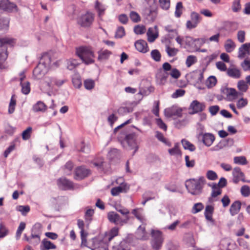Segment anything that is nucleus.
<instances>
[{"instance_id": "1", "label": "nucleus", "mask_w": 250, "mask_h": 250, "mask_svg": "<svg viewBox=\"0 0 250 250\" xmlns=\"http://www.w3.org/2000/svg\"><path fill=\"white\" fill-rule=\"evenodd\" d=\"M206 180L204 176L197 179H190L186 181L185 186L188 191L193 195H199L202 193Z\"/></svg>"}, {"instance_id": "2", "label": "nucleus", "mask_w": 250, "mask_h": 250, "mask_svg": "<svg viewBox=\"0 0 250 250\" xmlns=\"http://www.w3.org/2000/svg\"><path fill=\"white\" fill-rule=\"evenodd\" d=\"M76 54L86 65L93 64L95 62L94 52L89 46H82L76 48Z\"/></svg>"}, {"instance_id": "3", "label": "nucleus", "mask_w": 250, "mask_h": 250, "mask_svg": "<svg viewBox=\"0 0 250 250\" xmlns=\"http://www.w3.org/2000/svg\"><path fill=\"white\" fill-rule=\"evenodd\" d=\"M137 135L135 133H131L127 134H121L119 137V140L124 147L126 149L131 150L135 148L133 155L137 151L138 146L136 143Z\"/></svg>"}, {"instance_id": "4", "label": "nucleus", "mask_w": 250, "mask_h": 250, "mask_svg": "<svg viewBox=\"0 0 250 250\" xmlns=\"http://www.w3.org/2000/svg\"><path fill=\"white\" fill-rule=\"evenodd\" d=\"M15 43L14 39L0 38V69H4L5 67L4 63L8 57L6 45L13 46Z\"/></svg>"}, {"instance_id": "5", "label": "nucleus", "mask_w": 250, "mask_h": 250, "mask_svg": "<svg viewBox=\"0 0 250 250\" xmlns=\"http://www.w3.org/2000/svg\"><path fill=\"white\" fill-rule=\"evenodd\" d=\"M151 245L155 250H160L164 242L162 232L158 230L151 229Z\"/></svg>"}, {"instance_id": "6", "label": "nucleus", "mask_w": 250, "mask_h": 250, "mask_svg": "<svg viewBox=\"0 0 250 250\" xmlns=\"http://www.w3.org/2000/svg\"><path fill=\"white\" fill-rule=\"evenodd\" d=\"M94 15L89 12H87L82 15L78 20V23L82 27H89L94 20Z\"/></svg>"}, {"instance_id": "7", "label": "nucleus", "mask_w": 250, "mask_h": 250, "mask_svg": "<svg viewBox=\"0 0 250 250\" xmlns=\"http://www.w3.org/2000/svg\"><path fill=\"white\" fill-rule=\"evenodd\" d=\"M107 217L110 222L114 223L116 225H123L124 224L127 223L129 219V217L126 216V218L123 220L121 218L118 214L114 211L109 212L108 213Z\"/></svg>"}, {"instance_id": "8", "label": "nucleus", "mask_w": 250, "mask_h": 250, "mask_svg": "<svg viewBox=\"0 0 250 250\" xmlns=\"http://www.w3.org/2000/svg\"><path fill=\"white\" fill-rule=\"evenodd\" d=\"M91 174L90 169L83 166L77 167L75 170L74 178L79 180L88 177Z\"/></svg>"}, {"instance_id": "9", "label": "nucleus", "mask_w": 250, "mask_h": 250, "mask_svg": "<svg viewBox=\"0 0 250 250\" xmlns=\"http://www.w3.org/2000/svg\"><path fill=\"white\" fill-rule=\"evenodd\" d=\"M206 105L204 103H201L197 100L193 101L189 106V110H191L189 113L190 114H194L199 112H202L205 110Z\"/></svg>"}, {"instance_id": "10", "label": "nucleus", "mask_w": 250, "mask_h": 250, "mask_svg": "<svg viewBox=\"0 0 250 250\" xmlns=\"http://www.w3.org/2000/svg\"><path fill=\"white\" fill-rule=\"evenodd\" d=\"M0 9L11 12L17 11V6L14 3L9 0H0Z\"/></svg>"}, {"instance_id": "11", "label": "nucleus", "mask_w": 250, "mask_h": 250, "mask_svg": "<svg viewBox=\"0 0 250 250\" xmlns=\"http://www.w3.org/2000/svg\"><path fill=\"white\" fill-rule=\"evenodd\" d=\"M57 184L59 188L62 190H69L74 188L73 182L64 177L58 179Z\"/></svg>"}, {"instance_id": "12", "label": "nucleus", "mask_w": 250, "mask_h": 250, "mask_svg": "<svg viewBox=\"0 0 250 250\" xmlns=\"http://www.w3.org/2000/svg\"><path fill=\"white\" fill-rule=\"evenodd\" d=\"M182 109L177 106H173L165 110V114L168 117H171L174 116L180 117L182 116Z\"/></svg>"}, {"instance_id": "13", "label": "nucleus", "mask_w": 250, "mask_h": 250, "mask_svg": "<svg viewBox=\"0 0 250 250\" xmlns=\"http://www.w3.org/2000/svg\"><path fill=\"white\" fill-rule=\"evenodd\" d=\"M199 136H202L203 144L207 146H210L215 140L214 136L210 133L199 132Z\"/></svg>"}, {"instance_id": "14", "label": "nucleus", "mask_w": 250, "mask_h": 250, "mask_svg": "<svg viewBox=\"0 0 250 250\" xmlns=\"http://www.w3.org/2000/svg\"><path fill=\"white\" fill-rule=\"evenodd\" d=\"M47 70L48 69L41 64H38L33 70V76L36 79H40L44 75Z\"/></svg>"}, {"instance_id": "15", "label": "nucleus", "mask_w": 250, "mask_h": 250, "mask_svg": "<svg viewBox=\"0 0 250 250\" xmlns=\"http://www.w3.org/2000/svg\"><path fill=\"white\" fill-rule=\"evenodd\" d=\"M136 237L138 239L147 240L149 239V234L146 232L145 226H140L136 232Z\"/></svg>"}, {"instance_id": "16", "label": "nucleus", "mask_w": 250, "mask_h": 250, "mask_svg": "<svg viewBox=\"0 0 250 250\" xmlns=\"http://www.w3.org/2000/svg\"><path fill=\"white\" fill-rule=\"evenodd\" d=\"M250 55V43H245L239 48L238 58L243 59Z\"/></svg>"}, {"instance_id": "17", "label": "nucleus", "mask_w": 250, "mask_h": 250, "mask_svg": "<svg viewBox=\"0 0 250 250\" xmlns=\"http://www.w3.org/2000/svg\"><path fill=\"white\" fill-rule=\"evenodd\" d=\"M129 189V186L126 184L122 183L120 186L113 188L111 190L113 196H117L120 193L126 192Z\"/></svg>"}, {"instance_id": "18", "label": "nucleus", "mask_w": 250, "mask_h": 250, "mask_svg": "<svg viewBox=\"0 0 250 250\" xmlns=\"http://www.w3.org/2000/svg\"><path fill=\"white\" fill-rule=\"evenodd\" d=\"M46 79L45 83L49 88H52L53 85H56L57 86H61L65 82V80H58L54 77L46 78Z\"/></svg>"}, {"instance_id": "19", "label": "nucleus", "mask_w": 250, "mask_h": 250, "mask_svg": "<svg viewBox=\"0 0 250 250\" xmlns=\"http://www.w3.org/2000/svg\"><path fill=\"white\" fill-rule=\"evenodd\" d=\"M146 34L148 41L150 42H153L158 37L157 26H155L153 28H149Z\"/></svg>"}, {"instance_id": "20", "label": "nucleus", "mask_w": 250, "mask_h": 250, "mask_svg": "<svg viewBox=\"0 0 250 250\" xmlns=\"http://www.w3.org/2000/svg\"><path fill=\"white\" fill-rule=\"evenodd\" d=\"M134 45L136 49L140 52L145 53L148 51L147 43L144 40L137 41Z\"/></svg>"}, {"instance_id": "21", "label": "nucleus", "mask_w": 250, "mask_h": 250, "mask_svg": "<svg viewBox=\"0 0 250 250\" xmlns=\"http://www.w3.org/2000/svg\"><path fill=\"white\" fill-rule=\"evenodd\" d=\"M232 175L233 176V181L234 183L237 184L240 180L244 181V174L241 171L240 167H235L233 170Z\"/></svg>"}, {"instance_id": "22", "label": "nucleus", "mask_w": 250, "mask_h": 250, "mask_svg": "<svg viewBox=\"0 0 250 250\" xmlns=\"http://www.w3.org/2000/svg\"><path fill=\"white\" fill-rule=\"evenodd\" d=\"M227 74L229 77L238 79L241 78V72L239 69L235 67H232L228 68Z\"/></svg>"}, {"instance_id": "23", "label": "nucleus", "mask_w": 250, "mask_h": 250, "mask_svg": "<svg viewBox=\"0 0 250 250\" xmlns=\"http://www.w3.org/2000/svg\"><path fill=\"white\" fill-rule=\"evenodd\" d=\"M51 58L48 53H44L41 58L39 64L48 69L51 66Z\"/></svg>"}, {"instance_id": "24", "label": "nucleus", "mask_w": 250, "mask_h": 250, "mask_svg": "<svg viewBox=\"0 0 250 250\" xmlns=\"http://www.w3.org/2000/svg\"><path fill=\"white\" fill-rule=\"evenodd\" d=\"M94 248L92 250H108L107 245L104 241H98L97 239H93Z\"/></svg>"}, {"instance_id": "25", "label": "nucleus", "mask_w": 250, "mask_h": 250, "mask_svg": "<svg viewBox=\"0 0 250 250\" xmlns=\"http://www.w3.org/2000/svg\"><path fill=\"white\" fill-rule=\"evenodd\" d=\"M56 249V246L51 241L46 239H44L41 245V250H49Z\"/></svg>"}, {"instance_id": "26", "label": "nucleus", "mask_w": 250, "mask_h": 250, "mask_svg": "<svg viewBox=\"0 0 250 250\" xmlns=\"http://www.w3.org/2000/svg\"><path fill=\"white\" fill-rule=\"evenodd\" d=\"M241 203L239 201H235L230 206L229 212L232 216L237 214L240 211Z\"/></svg>"}, {"instance_id": "27", "label": "nucleus", "mask_w": 250, "mask_h": 250, "mask_svg": "<svg viewBox=\"0 0 250 250\" xmlns=\"http://www.w3.org/2000/svg\"><path fill=\"white\" fill-rule=\"evenodd\" d=\"M46 109V105L42 101H38L32 107V110L34 112H44L45 111Z\"/></svg>"}, {"instance_id": "28", "label": "nucleus", "mask_w": 250, "mask_h": 250, "mask_svg": "<svg viewBox=\"0 0 250 250\" xmlns=\"http://www.w3.org/2000/svg\"><path fill=\"white\" fill-rule=\"evenodd\" d=\"M111 53V52L108 50L101 49L98 52V60L99 61H103L104 60H107Z\"/></svg>"}, {"instance_id": "29", "label": "nucleus", "mask_w": 250, "mask_h": 250, "mask_svg": "<svg viewBox=\"0 0 250 250\" xmlns=\"http://www.w3.org/2000/svg\"><path fill=\"white\" fill-rule=\"evenodd\" d=\"M236 47V45L231 39H228L224 44V47L227 52H232Z\"/></svg>"}, {"instance_id": "30", "label": "nucleus", "mask_w": 250, "mask_h": 250, "mask_svg": "<svg viewBox=\"0 0 250 250\" xmlns=\"http://www.w3.org/2000/svg\"><path fill=\"white\" fill-rule=\"evenodd\" d=\"M227 96L228 97H232L233 99H236L242 95V93L237 91L233 88H226Z\"/></svg>"}, {"instance_id": "31", "label": "nucleus", "mask_w": 250, "mask_h": 250, "mask_svg": "<svg viewBox=\"0 0 250 250\" xmlns=\"http://www.w3.org/2000/svg\"><path fill=\"white\" fill-rule=\"evenodd\" d=\"M118 231L119 229L118 228L114 227L112 228L109 234L105 237L104 241H106L107 240L108 242L110 241L115 236L118 235Z\"/></svg>"}, {"instance_id": "32", "label": "nucleus", "mask_w": 250, "mask_h": 250, "mask_svg": "<svg viewBox=\"0 0 250 250\" xmlns=\"http://www.w3.org/2000/svg\"><path fill=\"white\" fill-rule=\"evenodd\" d=\"M155 137L160 142H162L166 145L170 146H171V143L169 141H168L164 136L163 133L161 132L157 131L155 132Z\"/></svg>"}, {"instance_id": "33", "label": "nucleus", "mask_w": 250, "mask_h": 250, "mask_svg": "<svg viewBox=\"0 0 250 250\" xmlns=\"http://www.w3.org/2000/svg\"><path fill=\"white\" fill-rule=\"evenodd\" d=\"M20 85L21 87V92L25 94H28L30 91V83L29 82H21Z\"/></svg>"}, {"instance_id": "34", "label": "nucleus", "mask_w": 250, "mask_h": 250, "mask_svg": "<svg viewBox=\"0 0 250 250\" xmlns=\"http://www.w3.org/2000/svg\"><path fill=\"white\" fill-rule=\"evenodd\" d=\"M181 143L185 149H188L191 151H193L196 149L195 146L192 144L186 139H182Z\"/></svg>"}, {"instance_id": "35", "label": "nucleus", "mask_w": 250, "mask_h": 250, "mask_svg": "<svg viewBox=\"0 0 250 250\" xmlns=\"http://www.w3.org/2000/svg\"><path fill=\"white\" fill-rule=\"evenodd\" d=\"M95 7L98 11V16L100 17H102L104 14V11L106 9L105 6L99 1H96Z\"/></svg>"}, {"instance_id": "36", "label": "nucleus", "mask_w": 250, "mask_h": 250, "mask_svg": "<svg viewBox=\"0 0 250 250\" xmlns=\"http://www.w3.org/2000/svg\"><path fill=\"white\" fill-rule=\"evenodd\" d=\"M166 51L169 57H173L176 55L179 52V50L176 48L171 47L169 44H166Z\"/></svg>"}, {"instance_id": "37", "label": "nucleus", "mask_w": 250, "mask_h": 250, "mask_svg": "<svg viewBox=\"0 0 250 250\" xmlns=\"http://www.w3.org/2000/svg\"><path fill=\"white\" fill-rule=\"evenodd\" d=\"M195 41H199L201 44H204L206 42V40L204 38L194 40L190 37H186L184 39V42L187 45H190L191 42Z\"/></svg>"}, {"instance_id": "38", "label": "nucleus", "mask_w": 250, "mask_h": 250, "mask_svg": "<svg viewBox=\"0 0 250 250\" xmlns=\"http://www.w3.org/2000/svg\"><path fill=\"white\" fill-rule=\"evenodd\" d=\"M79 63L75 59H70L67 61V67L68 69L71 70L76 67Z\"/></svg>"}, {"instance_id": "39", "label": "nucleus", "mask_w": 250, "mask_h": 250, "mask_svg": "<svg viewBox=\"0 0 250 250\" xmlns=\"http://www.w3.org/2000/svg\"><path fill=\"white\" fill-rule=\"evenodd\" d=\"M237 87L239 90L243 92H246L248 89V85L244 80H240L238 82Z\"/></svg>"}, {"instance_id": "40", "label": "nucleus", "mask_w": 250, "mask_h": 250, "mask_svg": "<svg viewBox=\"0 0 250 250\" xmlns=\"http://www.w3.org/2000/svg\"><path fill=\"white\" fill-rule=\"evenodd\" d=\"M25 226L26 224L24 222H21L20 223L16 234V238L17 240L19 239L21 237L22 231L25 228Z\"/></svg>"}, {"instance_id": "41", "label": "nucleus", "mask_w": 250, "mask_h": 250, "mask_svg": "<svg viewBox=\"0 0 250 250\" xmlns=\"http://www.w3.org/2000/svg\"><path fill=\"white\" fill-rule=\"evenodd\" d=\"M191 20L197 25L202 20V17L196 12H193L190 15Z\"/></svg>"}, {"instance_id": "42", "label": "nucleus", "mask_w": 250, "mask_h": 250, "mask_svg": "<svg viewBox=\"0 0 250 250\" xmlns=\"http://www.w3.org/2000/svg\"><path fill=\"white\" fill-rule=\"evenodd\" d=\"M248 104V100L246 98H241L236 103V106L238 109H242L246 106Z\"/></svg>"}, {"instance_id": "43", "label": "nucleus", "mask_w": 250, "mask_h": 250, "mask_svg": "<svg viewBox=\"0 0 250 250\" xmlns=\"http://www.w3.org/2000/svg\"><path fill=\"white\" fill-rule=\"evenodd\" d=\"M161 8L164 10H168L170 7V0H159Z\"/></svg>"}, {"instance_id": "44", "label": "nucleus", "mask_w": 250, "mask_h": 250, "mask_svg": "<svg viewBox=\"0 0 250 250\" xmlns=\"http://www.w3.org/2000/svg\"><path fill=\"white\" fill-rule=\"evenodd\" d=\"M129 17L132 21L135 23H137L141 21V17L135 11H131Z\"/></svg>"}, {"instance_id": "45", "label": "nucleus", "mask_w": 250, "mask_h": 250, "mask_svg": "<svg viewBox=\"0 0 250 250\" xmlns=\"http://www.w3.org/2000/svg\"><path fill=\"white\" fill-rule=\"evenodd\" d=\"M151 56L156 62H159L161 60V55L157 49L153 50L151 52Z\"/></svg>"}, {"instance_id": "46", "label": "nucleus", "mask_w": 250, "mask_h": 250, "mask_svg": "<svg viewBox=\"0 0 250 250\" xmlns=\"http://www.w3.org/2000/svg\"><path fill=\"white\" fill-rule=\"evenodd\" d=\"M206 177L208 180L212 181H214L218 178L217 173L215 171L211 170L207 171L206 173Z\"/></svg>"}, {"instance_id": "47", "label": "nucleus", "mask_w": 250, "mask_h": 250, "mask_svg": "<svg viewBox=\"0 0 250 250\" xmlns=\"http://www.w3.org/2000/svg\"><path fill=\"white\" fill-rule=\"evenodd\" d=\"M73 164L72 162L69 161L66 163L64 167V171L66 174L70 175L73 168Z\"/></svg>"}, {"instance_id": "48", "label": "nucleus", "mask_w": 250, "mask_h": 250, "mask_svg": "<svg viewBox=\"0 0 250 250\" xmlns=\"http://www.w3.org/2000/svg\"><path fill=\"white\" fill-rule=\"evenodd\" d=\"M16 104V100L14 98V96H12L10 100L8 108V112L9 114H12L14 112Z\"/></svg>"}, {"instance_id": "49", "label": "nucleus", "mask_w": 250, "mask_h": 250, "mask_svg": "<svg viewBox=\"0 0 250 250\" xmlns=\"http://www.w3.org/2000/svg\"><path fill=\"white\" fill-rule=\"evenodd\" d=\"M197 61L196 58L195 56L193 55L188 56L186 60V63L187 66L189 67L192 64L195 63Z\"/></svg>"}, {"instance_id": "50", "label": "nucleus", "mask_w": 250, "mask_h": 250, "mask_svg": "<svg viewBox=\"0 0 250 250\" xmlns=\"http://www.w3.org/2000/svg\"><path fill=\"white\" fill-rule=\"evenodd\" d=\"M9 20L7 18H0V30L6 29L8 27Z\"/></svg>"}, {"instance_id": "51", "label": "nucleus", "mask_w": 250, "mask_h": 250, "mask_svg": "<svg viewBox=\"0 0 250 250\" xmlns=\"http://www.w3.org/2000/svg\"><path fill=\"white\" fill-rule=\"evenodd\" d=\"M234 162L235 164L246 165L247 164L246 158L244 156H238L234 158Z\"/></svg>"}, {"instance_id": "52", "label": "nucleus", "mask_w": 250, "mask_h": 250, "mask_svg": "<svg viewBox=\"0 0 250 250\" xmlns=\"http://www.w3.org/2000/svg\"><path fill=\"white\" fill-rule=\"evenodd\" d=\"M95 85L94 81L91 79H87L84 82V86L86 89H92Z\"/></svg>"}, {"instance_id": "53", "label": "nucleus", "mask_w": 250, "mask_h": 250, "mask_svg": "<svg viewBox=\"0 0 250 250\" xmlns=\"http://www.w3.org/2000/svg\"><path fill=\"white\" fill-rule=\"evenodd\" d=\"M17 210L21 212L23 215H25L30 210V208L28 206H19L17 207Z\"/></svg>"}, {"instance_id": "54", "label": "nucleus", "mask_w": 250, "mask_h": 250, "mask_svg": "<svg viewBox=\"0 0 250 250\" xmlns=\"http://www.w3.org/2000/svg\"><path fill=\"white\" fill-rule=\"evenodd\" d=\"M8 230L2 223H0V238H3L8 234Z\"/></svg>"}, {"instance_id": "55", "label": "nucleus", "mask_w": 250, "mask_h": 250, "mask_svg": "<svg viewBox=\"0 0 250 250\" xmlns=\"http://www.w3.org/2000/svg\"><path fill=\"white\" fill-rule=\"evenodd\" d=\"M217 82L216 78L215 76H210L207 81V85L209 87H211L215 85Z\"/></svg>"}, {"instance_id": "56", "label": "nucleus", "mask_w": 250, "mask_h": 250, "mask_svg": "<svg viewBox=\"0 0 250 250\" xmlns=\"http://www.w3.org/2000/svg\"><path fill=\"white\" fill-rule=\"evenodd\" d=\"M241 193L244 197H248L250 195V188L248 186H243L241 188Z\"/></svg>"}, {"instance_id": "57", "label": "nucleus", "mask_w": 250, "mask_h": 250, "mask_svg": "<svg viewBox=\"0 0 250 250\" xmlns=\"http://www.w3.org/2000/svg\"><path fill=\"white\" fill-rule=\"evenodd\" d=\"M204 208V206L201 203H198L194 204L192 208V213H196L201 211Z\"/></svg>"}, {"instance_id": "58", "label": "nucleus", "mask_w": 250, "mask_h": 250, "mask_svg": "<svg viewBox=\"0 0 250 250\" xmlns=\"http://www.w3.org/2000/svg\"><path fill=\"white\" fill-rule=\"evenodd\" d=\"M125 35L124 28L123 26L119 27L116 31L115 37L117 38H121Z\"/></svg>"}, {"instance_id": "59", "label": "nucleus", "mask_w": 250, "mask_h": 250, "mask_svg": "<svg viewBox=\"0 0 250 250\" xmlns=\"http://www.w3.org/2000/svg\"><path fill=\"white\" fill-rule=\"evenodd\" d=\"M32 131V127H28L22 133V139L24 140H28L30 137V133Z\"/></svg>"}, {"instance_id": "60", "label": "nucleus", "mask_w": 250, "mask_h": 250, "mask_svg": "<svg viewBox=\"0 0 250 250\" xmlns=\"http://www.w3.org/2000/svg\"><path fill=\"white\" fill-rule=\"evenodd\" d=\"M174 79H177L181 76L180 72L176 68H172L169 74Z\"/></svg>"}, {"instance_id": "61", "label": "nucleus", "mask_w": 250, "mask_h": 250, "mask_svg": "<svg viewBox=\"0 0 250 250\" xmlns=\"http://www.w3.org/2000/svg\"><path fill=\"white\" fill-rule=\"evenodd\" d=\"M134 31L136 34H142L145 32L146 28L143 25H136L134 28Z\"/></svg>"}, {"instance_id": "62", "label": "nucleus", "mask_w": 250, "mask_h": 250, "mask_svg": "<svg viewBox=\"0 0 250 250\" xmlns=\"http://www.w3.org/2000/svg\"><path fill=\"white\" fill-rule=\"evenodd\" d=\"M221 192L222 190L220 188L218 187V185H217V187L215 188H212V191L211 193V197H216L217 196L220 195Z\"/></svg>"}, {"instance_id": "63", "label": "nucleus", "mask_w": 250, "mask_h": 250, "mask_svg": "<svg viewBox=\"0 0 250 250\" xmlns=\"http://www.w3.org/2000/svg\"><path fill=\"white\" fill-rule=\"evenodd\" d=\"M178 144L176 143L173 148L168 149V152L171 155L178 154L180 153V151L178 148Z\"/></svg>"}, {"instance_id": "64", "label": "nucleus", "mask_w": 250, "mask_h": 250, "mask_svg": "<svg viewBox=\"0 0 250 250\" xmlns=\"http://www.w3.org/2000/svg\"><path fill=\"white\" fill-rule=\"evenodd\" d=\"M237 37L240 42H244L245 40V32L242 30L239 31L237 33Z\"/></svg>"}]
</instances>
